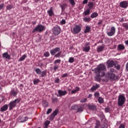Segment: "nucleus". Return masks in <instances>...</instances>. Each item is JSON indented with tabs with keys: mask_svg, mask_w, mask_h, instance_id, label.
Instances as JSON below:
<instances>
[{
	"mask_svg": "<svg viewBox=\"0 0 128 128\" xmlns=\"http://www.w3.org/2000/svg\"><path fill=\"white\" fill-rule=\"evenodd\" d=\"M94 96H95V98H99L100 97V93H98V92H96L94 93Z\"/></svg>",
	"mask_w": 128,
	"mask_h": 128,
	"instance_id": "nucleus-52",
	"label": "nucleus"
},
{
	"mask_svg": "<svg viewBox=\"0 0 128 128\" xmlns=\"http://www.w3.org/2000/svg\"><path fill=\"white\" fill-rule=\"evenodd\" d=\"M122 26H123V28H126V30H128V24L124 23L122 24Z\"/></svg>",
	"mask_w": 128,
	"mask_h": 128,
	"instance_id": "nucleus-40",
	"label": "nucleus"
},
{
	"mask_svg": "<svg viewBox=\"0 0 128 128\" xmlns=\"http://www.w3.org/2000/svg\"><path fill=\"white\" fill-rule=\"evenodd\" d=\"M100 120H96L94 128H100Z\"/></svg>",
	"mask_w": 128,
	"mask_h": 128,
	"instance_id": "nucleus-25",
	"label": "nucleus"
},
{
	"mask_svg": "<svg viewBox=\"0 0 128 128\" xmlns=\"http://www.w3.org/2000/svg\"><path fill=\"white\" fill-rule=\"evenodd\" d=\"M39 74L40 75L41 78H44V76L46 74V72L44 70L42 72L41 71L40 74Z\"/></svg>",
	"mask_w": 128,
	"mask_h": 128,
	"instance_id": "nucleus-36",
	"label": "nucleus"
},
{
	"mask_svg": "<svg viewBox=\"0 0 128 128\" xmlns=\"http://www.w3.org/2000/svg\"><path fill=\"white\" fill-rule=\"evenodd\" d=\"M42 104L43 106H44L45 108L48 106V103L46 100L42 102Z\"/></svg>",
	"mask_w": 128,
	"mask_h": 128,
	"instance_id": "nucleus-35",
	"label": "nucleus"
},
{
	"mask_svg": "<svg viewBox=\"0 0 128 128\" xmlns=\"http://www.w3.org/2000/svg\"><path fill=\"white\" fill-rule=\"evenodd\" d=\"M40 79L37 78V79H34L33 80L34 84H36L38 82H40Z\"/></svg>",
	"mask_w": 128,
	"mask_h": 128,
	"instance_id": "nucleus-45",
	"label": "nucleus"
},
{
	"mask_svg": "<svg viewBox=\"0 0 128 128\" xmlns=\"http://www.w3.org/2000/svg\"><path fill=\"white\" fill-rule=\"evenodd\" d=\"M48 14L49 16H54V10H52V7H50L49 10L47 11Z\"/></svg>",
	"mask_w": 128,
	"mask_h": 128,
	"instance_id": "nucleus-19",
	"label": "nucleus"
},
{
	"mask_svg": "<svg viewBox=\"0 0 128 128\" xmlns=\"http://www.w3.org/2000/svg\"><path fill=\"white\" fill-rule=\"evenodd\" d=\"M104 110H105V112H110V108L108 107L104 109Z\"/></svg>",
	"mask_w": 128,
	"mask_h": 128,
	"instance_id": "nucleus-55",
	"label": "nucleus"
},
{
	"mask_svg": "<svg viewBox=\"0 0 128 128\" xmlns=\"http://www.w3.org/2000/svg\"><path fill=\"white\" fill-rule=\"evenodd\" d=\"M89 32H90V26H87L84 31V34H88Z\"/></svg>",
	"mask_w": 128,
	"mask_h": 128,
	"instance_id": "nucleus-26",
	"label": "nucleus"
},
{
	"mask_svg": "<svg viewBox=\"0 0 128 128\" xmlns=\"http://www.w3.org/2000/svg\"><path fill=\"white\" fill-rule=\"evenodd\" d=\"M68 76V73L64 74L62 75V78H66V76Z\"/></svg>",
	"mask_w": 128,
	"mask_h": 128,
	"instance_id": "nucleus-56",
	"label": "nucleus"
},
{
	"mask_svg": "<svg viewBox=\"0 0 128 128\" xmlns=\"http://www.w3.org/2000/svg\"><path fill=\"white\" fill-rule=\"evenodd\" d=\"M98 102H99V104H102V102H104V99L102 98V97H100L98 98Z\"/></svg>",
	"mask_w": 128,
	"mask_h": 128,
	"instance_id": "nucleus-44",
	"label": "nucleus"
},
{
	"mask_svg": "<svg viewBox=\"0 0 128 128\" xmlns=\"http://www.w3.org/2000/svg\"><path fill=\"white\" fill-rule=\"evenodd\" d=\"M126 72H128V62L126 64Z\"/></svg>",
	"mask_w": 128,
	"mask_h": 128,
	"instance_id": "nucleus-62",
	"label": "nucleus"
},
{
	"mask_svg": "<svg viewBox=\"0 0 128 128\" xmlns=\"http://www.w3.org/2000/svg\"><path fill=\"white\" fill-rule=\"evenodd\" d=\"M2 57L5 60H10V55L8 54V52H5L2 54Z\"/></svg>",
	"mask_w": 128,
	"mask_h": 128,
	"instance_id": "nucleus-13",
	"label": "nucleus"
},
{
	"mask_svg": "<svg viewBox=\"0 0 128 128\" xmlns=\"http://www.w3.org/2000/svg\"><path fill=\"white\" fill-rule=\"evenodd\" d=\"M84 16H88L90 14V9H86L85 11L84 12Z\"/></svg>",
	"mask_w": 128,
	"mask_h": 128,
	"instance_id": "nucleus-29",
	"label": "nucleus"
},
{
	"mask_svg": "<svg viewBox=\"0 0 128 128\" xmlns=\"http://www.w3.org/2000/svg\"><path fill=\"white\" fill-rule=\"evenodd\" d=\"M80 30H82V27H80V26L78 24H76L71 29V32L73 34H80Z\"/></svg>",
	"mask_w": 128,
	"mask_h": 128,
	"instance_id": "nucleus-4",
	"label": "nucleus"
},
{
	"mask_svg": "<svg viewBox=\"0 0 128 128\" xmlns=\"http://www.w3.org/2000/svg\"><path fill=\"white\" fill-rule=\"evenodd\" d=\"M12 8H14V5L12 4H8L6 6V8L8 10H10Z\"/></svg>",
	"mask_w": 128,
	"mask_h": 128,
	"instance_id": "nucleus-33",
	"label": "nucleus"
},
{
	"mask_svg": "<svg viewBox=\"0 0 128 128\" xmlns=\"http://www.w3.org/2000/svg\"><path fill=\"white\" fill-rule=\"evenodd\" d=\"M88 100V99L86 98H84V99H82L80 101V102L82 104H84V102H86V101Z\"/></svg>",
	"mask_w": 128,
	"mask_h": 128,
	"instance_id": "nucleus-50",
	"label": "nucleus"
},
{
	"mask_svg": "<svg viewBox=\"0 0 128 128\" xmlns=\"http://www.w3.org/2000/svg\"><path fill=\"white\" fill-rule=\"evenodd\" d=\"M58 110H56L54 111L52 113L50 114L49 120L52 121L54 120V118H56V116L58 115Z\"/></svg>",
	"mask_w": 128,
	"mask_h": 128,
	"instance_id": "nucleus-8",
	"label": "nucleus"
},
{
	"mask_svg": "<svg viewBox=\"0 0 128 128\" xmlns=\"http://www.w3.org/2000/svg\"><path fill=\"white\" fill-rule=\"evenodd\" d=\"M97 16H98V14L96 12H94L90 15L91 18H95Z\"/></svg>",
	"mask_w": 128,
	"mask_h": 128,
	"instance_id": "nucleus-23",
	"label": "nucleus"
},
{
	"mask_svg": "<svg viewBox=\"0 0 128 128\" xmlns=\"http://www.w3.org/2000/svg\"><path fill=\"white\" fill-rule=\"evenodd\" d=\"M119 6L122 8H126L128 6V2L126 0L122 1L120 2Z\"/></svg>",
	"mask_w": 128,
	"mask_h": 128,
	"instance_id": "nucleus-9",
	"label": "nucleus"
},
{
	"mask_svg": "<svg viewBox=\"0 0 128 128\" xmlns=\"http://www.w3.org/2000/svg\"><path fill=\"white\" fill-rule=\"evenodd\" d=\"M26 58V54H24L21 58H19L18 62H24Z\"/></svg>",
	"mask_w": 128,
	"mask_h": 128,
	"instance_id": "nucleus-28",
	"label": "nucleus"
},
{
	"mask_svg": "<svg viewBox=\"0 0 128 128\" xmlns=\"http://www.w3.org/2000/svg\"><path fill=\"white\" fill-rule=\"evenodd\" d=\"M117 48L118 50H124L126 48V47H124V46L120 44L118 45Z\"/></svg>",
	"mask_w": 128,
	"mask_h": 128,
	"instance_id": "nucleus-21",
	"label": "nucleus"
},
{
	"mask_svg": "<svg viewBox=\"0 0 128 128\" xmlns=\"http://www.w3.org/2000/svg\"><path fill=\"white\" fill-rule=\"evenodd\" d=\"M60 27L58 26H54L52 29V32L54 34H56V36L60 34Z\"/></svg>",
	"mask_w": 128,
	"mask_h": 128,
	"instance_id": "nucleus-7",
	"label": "nucleus"
},
{
	"mask_svg": "<svg viewBox=\"0 0 128 128\" xmlns=\"http://www.w3.org/2000/svg\"><path fill=\"white\" fill-rule=\"evenodd\" d=\"M35 72L37 74H40L42 70L40 68H36L35 69Z\"/></svg>",
	"mask_w": 128,
	"mask_h": 128,
	"instance_id": "nucleus-37",
	"label": "nucleus"
},
{
	"mask_svg": "<svg viewBox=\"0 0 128 128\" xmlns=\"http://www.w3.org/2000/svg\"><path fill=\"white\" fill-rule=\"evenodd\" d=\"M88 10H92V8H94V2H89L88 3Z\"/></svg>",
	"mask_w": 128,
	"mask_h": 128,
	"instance_id": "nucleus-24",
	"label": "nucleus"
},
{
	"mask_svg": "<svg viewBox=\"0 0 128 128\" xmlns=\"http://www.w3.org/2000/svg\"><path fill=\"white\" fill-rule=\"evenodd\" d=\"M100 128H108V124L106 123H104Z\"/></svg>",
	"mask_w": 128,
	"mask_h": 128,
	"instance_id": "nucleus-54",
	"label": "nucleus"
},
{
	"mask_svg": "<svg viewBox=\"0 0 128 128\" xmlns=\"http://www.w3.org/2000/svg\"><path fill=\"white\" fill-rule=\"evenodd\" d=\"M38 66L42 68V66H44V64L40 62H38Z\"/></svg>",
	"mask_w": 128,
	"mask_h": 128,
	"instance_id": "nucleus-58",
	"label": "nucleus"
},
{
	"mask_svg": "<svg viewBox=\"0 0 128 128\" xmlns=\"http://www.w3.org/2000/svg\"><path fill=\"white\" fill-rule=\"evenodd\" d=\"M124 44H126V46H128V40H125Z\"/></svg>",
	"mask_w": 128,
	"mask_h": 128,
	"instance_id": "nucleus-64",
	"label": "nucleus"
},
{
	"mask_svg": "<svg viewBox=\"0 0 128 128\" xmlns=\"http://www.w3.org/2000/svg\"><path fill=\"white\" fill-rule=\"evenodd\" d=\"M59 66L58 64H54V68L53 70H54V72H56V70H58V68Z\"/></svg>",
	"mask_w": 128,
	"mask_h": 128,
	"instance_id": "nucleus-47",
	"label": "nucleus"
},
{
	"mask_svg": "<svg viewBox=\"0 0 128 128\" xmlns=\"http://www.w3.org/2000/svg\"><path fill=\"white\" fill-rule=\"evenodd\" d=\"M66 20L64 19H62L60 22V24H66Z\"/></svg>",
	"mask_w": 128,
	"mask_h": 128,
	"instance_id": "nucleus-49",
	"label": "nucleus"
},
{
	"mask_svg": "<svg viewBox=\"0 0 128 128\" xmlns=\"http://www.w3.org/2000/svg\"><path fill=\"white\" fill-rule=\"evenodd\" d=\"M69 2L72 6H76V2H74V0H69Z\"/></svg>",
	"mask_w": 128,
	"mask_h": 128,
	"instance_id": "nucleus-41",
	"label": "nucleus"
},
{
	"mask_svg": "<svg viewBox=\"0 0 128 128\" xmlns=\"http://www.w3.org/2000/svg\"><path fill=\"white\" fill-rule=\"evenodd\" d=\"M44 56H45V58H48L50 56V52H46L44 54Z\"/></svg>",
	"mask_w": 128,
	"mask_h": 128,
	"instance_id": "nucleus-46",
	"label": "nucleus"
},
{
	"mask_svg": "<svg viewBox=\"0 0 128 128\" xmlns=\"http://www.w3.org/2000/svg\"><path fill=\"white\" fill-rule=\"evenodd\" d=\"M90 44L88 42H86L84 44V46H90Z\"/></svg>",
	"mask_w": 128,
	"mask_h": 128,
	"instance_id": "nucleus-61",
	"label": "nucleus"
},
{
	"mask_svg": "<svg viewBox=\"0 0 128 128\" xmlns=\"http://www.w3.org/2000/svg\"><path fill=\"white\" fill-rule=\"evenodd\" d=\"M8 104H4L2 107H1L0 109V112H6V110H8Z\"/></svg>",
	"mask_w": 128,
	"mask_h": 128,
	"instance_id": "nucleus-16",
	"label": "nucleus"
},
{
	"mask_svg": "<svg viewBox=\"0 0 128 128\" xmlns=\"http://www.w3.org/2000/svg\"><path fill=\"white\" fill-rule=\"evenodd\" d=\"M106 76H108V78H109V80H114V78H116V75L110 72H108L106 74Z\"/></svg>",
	"mask_w": 128,
	"mask_h": 128,
	"instance_id": "nucleus-12",
	"label": "nucleus"
},
{
	"mask_svg": "<svg viewBox=\"0 0 128 128\" xmlns=\"http://www.w3.org/2000/svg\"><path fill=\"white\" fill-rule=\"evenodd\" d=\"M115 68L118 70H120V66L118 64H115L114 65Z\"/></svg>",
	"mask_w": 128,
	"mask_h": 128,
	"instance_id": "nucleus-48",
	"label": "nucleus"
},
{
	"mask_svg": "<svg viewBox=\"0 0 128 128\" xmlns=\"http://www.w3.org/2000/svg\"><path fill=\"white\" fill-rule=\"evenodd\" d=\"M102 24V20H100L98 22V24Z\"/></svg>",
	"mask_w": 128,
	"mask_h": 128,
	"instance_id": "nucleus-63",
	"label": "nucleus"
},
{
	"mask_svg": "<svg viewBox=\"0 0 128 128\" xmlns=\"http://www.w3.org/2000/svg\"><path fill=\"white\" fill-rule=\"evenodd\" d=\"M10 94L11 96H16L18 94V92L14 90H11Z\"/></svg>",
	"mask_w": 128,
	"mask_h": 128,
	"instance_id": "nucleus-27",
	"label": "nucleus"
},
{
	"mask_svg": "<svg viewBox=\"0 0 128 128\" xmlns=\"http://www.w3.org/2000/svg\"><path fill=\"white\" fill-rule=\"evenodd\" d=\"M60 51V48L58 47H56V48L52 49V50H50V53L52 56H54V54H56V52H58Z\"/></svg>",
	"mask_w": 128,
	"mask_h": 128,
	"instance_id": "nucleus-10",
	"label": "nucleus"
},
{
	"mask_svg": "<svg viewBox=\"0 0 128 128\" xmlns=\"http://www.w3.org/2000/svg\"><path fill=\"white\" fill-rule=\"evenodd\" d=\"M106 64H108V68H112V66L116 64V62L112 60H108L106 62Z\"/></svg>",
	"mask_w": 128,
	"mask_h": 128,
	"instance_id": "nucleus-11",
	"label": "nucleus"
},
{
	"mask_svg": "<svg viewBox=\"0 0 128 128\" xmlns=\"http://www.w3.org/2000/svg\"><path fill=\"white\" fill-rule=\"evenodd\" d=\"M4 4H0V10H4Z\"/></svg>",
	"mask_w": 128,
	"mask_h": 128,
	"instance_id": "nucleus-53",
	"label": "nucleus"
},
{
	"mask_svg": "<svg viewBox=\"0 0 128 128\" xmlns=\"http://www.w3.org/2000/svg\"><path fill=\"white\" fill-rule=\"evenodd\" d=\"M55 82H56V84H59L60 83V78H57L54 80Z\"/></svg>",
	"mask_w": 128,
	"mask_h": 128,
	"instance_id": "nucleus-57",
	"label": "nucleus"
},
{
	"mask_svg": "<svg viewBox=\"0 0 128 128\" xmlns=\"http://www.w3.org/2000/svg\"><path fill=\"white\" fill-rule=\"evenodd\" d=\"M84 112V108L80 106H78L77 112Z\"/></svg>",
	"mask_w": 128,
	"mask_h": 128,
	"instance_id": "nucleus-32",
	"label": "nucleus"
},
{
	"mask_svg": "<svg viewBox=\"0 0 128 128\" xmlns=\"http://www.w3.org/2000/svg\"><path fill=\"white\" fill-rule=\"evenodd\" d=\"M20 122H26V120H28V117L20 116Z\"/></svg>",
	"mask_w": 128,
	"mask_h": 128,
	"instance_id": "nucleus-22",
	"label": "nucleus"
},
{
	"mask_svg": "<svg viewBox=\"0 0 128 128\" xmlns=\"http://www.w3.org/2000/svg\"><path fill=\"white\" fill-rule=\"evenodd\" d=\"M126 126L124 124H120L118 128H125Z\"/></svg>",
	"mask_w": 128,
	"mask_h": 128,
	"instance_id": "nucleus-60",
	"label": "nucleus"
},
{
	"mask_svg": "<svg viewBox=\"0 0 128 128\" xmlns=\"http://www.w3.org/2000/svg\"><path fill=\"white\" fill-rule=\"evenodd\" d=\"M88 0H84L82 2V4H88Z\"/></svg>",
	"mask_w": 128,
	"mask_h": 128,
	"instance_id": "nucleus-59",
	"label": "nucleus"
},
{
	"mask_svg": "<svg viewBox=\"0 0 128 128\" xmlns=\"http://www.w3.org/2000/svg\"><path fill=\"white\" fill-rule=\"evenodd\" d=\"M88 108L89 110H96V106L94 104H88Z\"/></svg>",
	"mask_w": 128,
	"mask_h": 128,
	"instance_id": "nucleus-14",
	"label": "nucleus"
},
{
	"mask_svg": "<svg viewBox=\"0 0 128 128\" xmlns=\"http://www.w3.org/2000/svg\"><path fill=\"white\" fill-rule=\"evenodd\" d=\"M46 30V26H44L41 24L38 25L36 26L35 28H34L32 30V32H44V30Z\"/></svg>",
	"mask_w": 128,
	"mask_h": 128,
	"instance_id": "nucleus-5",
	"label": "nucleus"
},
{
	"mask_svg": "<svg viewBox=\"0 0 128 128\" xmlns=\"http://www.w3.org/2000/svg\"><path fill=\"white\" fill-rule=\"evenodd\" d=\"M108 36H112L116 34V28L114 26L111 27L110 30L106 32Z\"/></svg>",
	"mask_w": 128,
	"mask_h": 128,
	"instance_id": "nucleus-6",
	"label": "nucleus"
},
{
	"mask_svg": "<svg viewBox=\"0 0 128 128\" xmlns=\"http://www.w3.org/2000/svg\"><path fill=\"white\" fill-rule=\"evenodd\" d=\"M52 112V108L48 109L46 112V114H50Z\"/></svg>",
	"mask_w": 128,
	"mask_h": 128,
	"instance_id": "nucleus-51",
	"label": "nucleus"
},
{
	"mask_svg": "<svg viewBox=\"0 0 128 128\" xmlns=\"http://www.w3.org/2000/svg\"><path fill=\"white\" fill-rule=\"evenodd\" d=\"M74 62V58L72 57H70L69 58L68 62H70V64H72Z\"/></svg>",
	"mask_w": 128,
	"mask_h": 128,
	"instance_id": "nucleus-43",
	"label": "nucleus"
},
{
	"mask_svg": "<svg viewBox=\"0 0 128 128\" xmlns=\"http://www.w3.org/2000/svg\"><path fill=\"white\" fill-rule=\"evenodd\" d=\"M80 88L78 86H76L74 90H72L71 92V94H75L78 92H80Z\"/></svg>",
	"mask_w": 128,
	"mask_h": 128,
	"instance_id": "nucleus-18",
	"label": "nucleus"
},
{
	"mask_svg": "<svg viewBox=\"0 0 128 128\" xmlns=\"http://www.w3.org/2000/svg\"><path fill=\"white\" fill-rule=\"evenodd\" d=\"M78 105H74L72 106V110H78Z\"/></svg>",
	"mask_w": 128,
	"mask_h": 128,
	"instance_id": "nucleus-38",
	"label": "nucleus"
},
{
	"mask_svg": "<svg viewBox=\"0 0 128 128\" xmlns=\"http://www.w3.org/2000/svg\"><path fill=\"white\" fill-rule=\"evenodd\" d=\"M100 88V84H96V85L93 86L91 88L90 90H92V92H94V90H96L98 88Z\"/></svg>",
	"mask_w": 128,
	"mask_h": 128,
	"instance_id": "nucleus-17",
	"label": "nucleus"
},
{
	"mask_svg": "<svg viewBox=\"0 0 128 128\" xmlns=\"http://www.w3.org/2000/svg\"><path fill=\"white\" fill-rule=\"evenodd\" d=\"M19 102H20V98H16L14 100L10 102L8 105V106H9V110H12L16 106V104H19Z\"/></svg>",
	"mask_w": 128,
	"mask_h": 128,
	"instance_id": "nucleus-2",
	"label": "nucleus"
},
{
	"mask_svg": "<svg viewBox=\"0 0 128 128\" xmlns=\"http://www.w3.org/2000/svg\"><path fill=\"white\" fill-rule=\"evenodd\" d=\"M90 50V46H84L82 48V51L84 52H88Z\"/></svg>",
	"mask_w": 128,
	"mask_h": 128,
	"instance_id": "nucleus-20",
	"label": "nucleus"
},
{
	"mask_svg": "<svg viewBox=\"0 0 128 128\" xmlns=\"http://www.w3.org/2000/svg\"><path fill=\"white\" fill-rule=\"evenodd\" d=\"M126 96L124 94H120L118 96V106H122L126 102Z\"/></svg>",
	"mask_w": 128,
	"mask_h": 128,
	"instance_id": "nucleus-3",
	"label": "nucleus"
},
{
	"mask_svg": "<svg viewBox=\"0 0 128 128\" xmlns=\"http://www.w3.org/2000/svg\"><path fill=\"white\" fill-rule=\"evenodd\" d=\"M97 52H100L102 50H104V46H98L97 47Z\"/></svg>",
	"mask_w": 128,
	"mask_h": 128,
	"instance_id": "nucleus-30",
	"label": "nucleus"
},
{
	"mask_svg": "<svg viewBox=\"0 0 128 128\" xmlns=\"http://www.w3.org/2000/svg\"><path fill=\"white\" fill-rule=\"evenodd\" d=\"M50 124V122L48 120H46L44 122V126L45 128H48V124Z\"/></svg>",
	"mask_w": 128,
	"mask_h": 128,
	"instance_id": "nucleus-42",
	"label": "nucleus"
},
{
	"mask_svg": "<svg viewBox=\"0 0 128 128\" xmlns=\"http://www.w3.org/2000/svg\"><path fill=\"white\" fill-rule=\"evenodd\" d=\"M68 94L66 90H58V94H59L58 96H66Z\"/></svg>",
	"mask_w": 128,
	"mask_h": 128,
	"instance_id": "nucleus-15",
	"label": "nucleus"
},
{
	"mask_svg": "<svg viewBox=\"0 0 128 128\" xmlns=\"http://www.w3.org/2000/svg\"><path fill=\"white\" fill-rule=\"evenodd\" d=\"M60 54H62V52H58L57 54H54V58H60Z\"/></svg>",
	"mask_w": 128,
	"mask_h": 128,
	"instance_id": "nucleus-34",
	"label": "nucleus"
},
{
	"mask_svg": "<svg viewBox=\"0 0 128 128\" xmlns=\"http://www.w3.org/2000/svg\"><path fill=\"white\" fill-rule=\"evenodd\" d=\"M62 62V60L60 59H58V60H55L54 62V64H60V62Z\"/></svg>",
	"mask_w": 128,
	"mask_h": 128,
	"instance_id": "nucleus-39",
	"label": "nucleus"
},
{
	"mask_svg": "<svg viewBox=\"0 0 128 128\" xmlns=\"http://www.w3.org/2000/svg\"><path fill=\"white\" fill-rule=\"evenodd\" d=\"M94 70L96 74L95 80L98 82H100V80H102L100 78H104L106 76L104 72L106 70V67L104 64H100Z\"/></svg>",
	"mask_w": 128,
	"mask_h": 128,
	"instance_id": "nucleus-1",
	"label": "nucleus"
},
{
	"mask_svg": "<svg viewBox=\"0 0 128 128\" xmlns=\"http://www.w3.org/2000/svg\"><path fill=\"white\" fill-rule=\"evenodd\" d=\"M90 17H84L83 18V22H90Z\"/></svg>",
	"mask_w": 128,
	"mask_h": 128,
	"instance_id": "nucleus-31",
	"label": "nucleus"
}]
</instances>
